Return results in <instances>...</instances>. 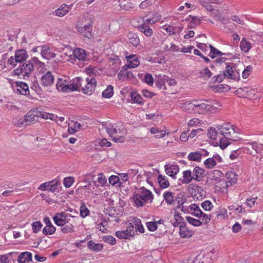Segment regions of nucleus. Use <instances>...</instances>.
<instances>
[{"instance_id": "1", "label": "nucleus", "mask_w": 263, "mask_h": 263, "mask_svg": "<svg viewBox=\"0 0 263 263\" xmlns=\"http://www.w3.org/2000/svg\"><path fill=\"white\" fill-rule=\"evenodd\" d=\"M220 128L218 129L219 130V134L223 137L219 138V146L222 149L226 148L231 143L229 140L237 141L238 139H235L232 134H234L235 132L232 125H220Z\"/></svg>"}, {"instance_id": "2", "label": "nucleus", "mask_w": 263, "mask_h": 263, "mask_svg": "<svg viewBox=\"0 0 263 263\" xmlns=\"http://www.w3.org/2000/svg\"><path fill=\"white\" fill-rule=\"evenodd\" d=\"M133 199L137 206H142L148 201H152L153 195L149 190L142 187L137 193L134 194Z\"/></svg>"}, {"instance_id": "3", "label": "nucleus", "mask_w": 263, "mask_h": 263, "mask_svg": "<svg viewBox=\"0 0 263 263\" xmlns=\"http://www.w3.org/2000/svg\"><path fill=\"white\" fill-rule=\"evenodd\" d=\"M33 70V66L32 63L30 61H26L20 67L13 70L14 74L21 76L22 74L23 79L29 78L30 74Z\"/></svg>"}, {"instance_id": "4", "label": "nucleus", "mask_w": 263, "mask_h": 263, "mask_svg": "<svg viewBox=\"0 0 263 263\" xmlns=\"http://www.w3.org/2000/svg\"><path fill=\"white\" fill-rule=\"evenodd\" d=\"M191 189V194L194 200H202L206 196V192L203 189L197 185H194Z\"/></svg>"}, {"instance_id": "5", "label": "nucleus", "mask_w": 263, "mask_h": 263, "mask_svg": "<svg viewBox=\"0 0 263 263\" xmlns=\"http://www.w3.org/2000/svg\"><path fill=\"white\" fill-rule=\"evenodd\" d=\"M88 80V78L86 80L87 84L82 88V90L84 93L91 95L95 90L97 82L95 78H91L89 81Z\"/></svg>"}, {"instance_id": "6", "label": "nucleus", "mask_w": 263, "mask_h": 263, "mask_svg": "<svg viewBox=\"0 0 263 263\" xmlns=\"http://www.w3.org/2000/svg\"><path fill=\"white\" fill-rule=\"evenodd\" d=\"M54 82V77L50 71H48L41 78V84L46 87L51 86Z\"/></svg>"}, {"instance_id": "7", "label": "nucleus", "mask_w": 263, "mask_h": 263, "mask_svg": "<svg viewBox=\"0 0 263 263\" xmlns=\"http://www.w3.org/2000/svg\"><path fill=\"white\" fill-rule=\"evenodd\" d=\"M206 113L214 114L216 112L219 107L221 106V104L216 101H212L209 103H206Z\"/></svg>"}, {"instance_id": "8", "label": "nucleus", "mask_w": 263, "mask_h": 263, "mask_svg": "<svg viewBox=\"0 0 263 263\" xmlns=\"http://www.w3.org/2000/svg\"><path fill=\"white\" fill-rule=\"evenodd\" d=\"M194 234V231L187 227L186 223L180 225L179 227V235L181 238H190Z\"/></svg>"}, {"instance_id": "9", "label": "nucleus", "mask_w": 263, "mask_h": 263, "mask_svg": "<svg viewBox=\"0 0 263 263\" xmlns=\"http://www.w3.org/2000/svg\"><path fill=\"white\" fill-rule=\"evenodd\" d=\"M28 57L27 51L24 49L17 50L15 52V62L16 63H22L26 61Z\"/></svg>"}, {"instance_id": "10", "label": "nucleus", "mask_w": 263, "mask_h": 263, "mask_svg": "<svg viewBox=\"0 0 263 263\" xmlns=\"http://www.w3.org/2000/svg\"><path fill=\"white\" fill-rule=\"evenodd\" d=\"M205 171L199 166H196L193 171L194 180L200 181L202 178L205 176Z\"/></svg>"}, {"instance_id": "11", "label": "nucleus", "mask_w": 263, "mask_h": 263, "mask_svg": "<svg viewBox=\"0 0 263 263\" xmlns=\"http://www.w3.org/2000/svg\"><path fill=\"white\" fill-rule=\"evenodd\" d=\"M41 47V55L44 58L49 60L55 57L56 54L51 52V50L48 46L45 45Z\"/></svg>"}, {"instance_id": "12", "label": "nucleus", "mask_w": 263, "mask_h": 263, "mask_svg": "<svg viewBox=\"0 0 263 263\" xmlns=\"http://www.w3.org/2000/svg\"><path fill=\"white\" fill-rule=\"evenodd\" d=\"M16 86L17 87V90L20 94L29 97V86L26 83L22 82H18L16 83Z\"/></svg>"}, {"instance_id": "13", "label": "nucleus", "mask_w": 263, "mask_h": 263, "mask_svg": "<svg viewBox=\"0 0 263 263\" xmlns=\"http://www.w3.org/2000/svg\"><path fill=\"white\" fill-rule=\"evenodd\" d=\"M91 26V24L89 23L88 25H86L83 27H79L78 28V31L85 37L90 39L92 36Z\"/></svg>"}, {"instance_id": "14", "label": "nucleus", "mask_w": 263, "mask_h": 263, "mask_svg": "<svg viewBox=\"0 0 263 263\" xmlns=\"http://www.w3.org/2000/svg\"><path fill=\"white\" fill-rule=\"evenodd\" d=\"M37 109H35L31 110L27 112V114L24 116L26 123L27 125L29 124L31 122H35L37 121Z\"/></svg>"}, {"instance_id": "15", "label": "nucleus", "mask_w": 263, "mask_h": 263, "mask_svg": "<svg viewBox=\"0 0 263 263\" xmlns=\"http://www.w3.org/2000/svg\"><path fill=\"white\" fill-rule=\"evenodd\" d=\"M171 223L174 227H180V225H183L184 223H186L180 214L176 210L174 211L173 221H172Z\"/></svg>"}, {"instance_id": "16", "label": "nucleus", "mask_w": 263, "mask_h": 263, "mask_svg": "<svg viewBox=\"0 0 263 263\" xmlns=\"http://www.w3.org/2000/svg\"><path fill=\"white\" fill-rule=\"evenodd\" d=\"M234 65V64L233 63L227 64L226 69L224 71H223V74H224L226 78H228L229 79L233 80L235 79L234 71L233 69Z\"/></svg>"}, {"instance_id": "17", "label": "nucleus", "mask_w": 263, "mask_h": 263, "mask_svg": "<svg viewBox=\"0 0 263 263\" xmlns=\"http://www.w3.org/2000/svg\"><path fill=\"white\" fill-rule=\"evenodd\" d=\"M126 58L128 62V64L126 65L129 68H134L140 64L138 58L135 54L126 56Z\"/></svg>"}, {"instance_id": "18", "label": "nucleus", "mask_w": 263, "mask_h": 263, "mask_svg": "<svg viewBox=\"0 0 263 263\" xmlns=\"http://www.w3.org/2000/svg\"><path fill=\"white\" fill-rule=\"evenodd\" d=\"M179 170V168L177 165L173 164L169 166L167 165H165L166 174L173 178H175V175L178 173Z\"/></svg>"}, {"instance_id": "19", "label": "nucleus", "mask_w": 263, "mask_h": 263, "mask_svg": "<svg viewBox=\"0 0 263 263\" xmlns=\"http://www.w3.org/2000/svg\"><path fill=\"white\" fill-rule=\"evenodd\" d=\"M17 261L19 263H25L26 261H32V254L29 252H22L18 256Z\"/></svg>"}, {"instance_id": "20", "label": "nucleus", "mask_w": 263, "mask_h": 263, "mask_svg": "<svg viewBox=\"0 0 263 263\" xmlns=\"http://www.w3.org/2000/svg\"><path fill=\"white\" fill-rule=\"evenodd\" d=\"M195 103H194L193 102L187 101L182 104L181 108L182 110L187 111V112L195 113Z\"/></svg>"}, {"instance_id": "21", "label": "nucleus", "mask_w": 263, "mask_h": 263, "mask_svg": "<svg viewBox=\"0 0 263 263\" xmlns=\"http://www.w3.org/2000/svg\"><path fill=\"white\" fill-rule=\"evenodd\" d=\"M73 54L80 61H85L87 59L85 50L82 48H76L73 51Z\"/></svg>"}, {"instance_id": "22", "label": "nucleus", "mask_w": 263, "mask_h": 263, "mask_svg": "<svg viewBox=\"0 0 263 263\" xmlns=\"http://www.w3.org/2000/svg\"><path fill=\"white\" fill-rule=\"evenodd\" d=\"M210 51L209 55L212 58L214 59L217 56H221V55H229V54L223 53L218 50L217 49L215 48L212 45H209Z\"/></svg>"}, {"instance_id": "23", "label": "nucleus", "mask_w": 263, "mask_h": 263, "mask_svg": "<svg viewBox=\"0 0 263 263\" xmlns=\"http://www.w3.org/2000/svg\"><path fill=\"white\" fill-rule=\"evenodd\" d=\"M127 37L130 43L135 47H137L140 44V40L138 35L134 32H130L127 34Z\"/></svg>"}, {"instance_id": "24", "label": "nucleus", "mask_w": 263, "mask_h": 263, "mask_svg": "<svg viewBox=\"0 0 263 263\" xmlns=\"http://www.w3.org/2000/svg\"><path fill=\"white\" fill-rule=\"evenodd\" d=\"M109 182L113 185H116L120 187V189L124 186L123 182L120 181V178L115 175H112L109 178Z\"/></svg>"}, {"instance_id": "25", "label": "nucleus", "mask_w": 263, "mask_h": 263, "mask_svg": "<svg viewBox=\"0 0 263 263\" xmlns=\"http://www.w3.org/2000/svg\"><path fill=\"white\" fill-rule=\"evenodd\" d=\"M88 248L94 251L99 252L101 251L103 248V245L101 243H95L92 240H90L87 243Z\"/></svg>"}, {"instance_id": "26", "label": "nucleus", "mask_w": 263, "mask_h": 263, "mask_svg": "<svg viewBox=\"0 0 263 263\" xmlns=\"http://www.w3.org/2000/svg\"><path fill=\"white\" fill-rule=\"evenodd\" d=\"M211 88L215 92H222L230 90V87L226 84L214 85L211 87Z\"/></svg>"}, {"instance_id": "27", "label": "nucleus", "mask_w": 263, "mask_h": 263, "mask_svg": "<svg viewBox=\"0 0 263 263\" xmlns=\"http://www.w3.org/2000/svg\"><path fill=\"white\" fill-rule=\"evenodd\" d=\"M190 21V24L188 26L190 28H194L200 23V20L197 16L190 15L186 20Z\"/></svg>"}, {"instance_id": "28", "label": "nucleus", "mask_w": 263, "mask_h": 263, "mask_svg": "<svg viewBox=\"0 0 263 263\" xmlns=\"http://www.w3.org/2000/svg\"><path fill=\"white\" fill-rule=\"evenodd\" d=\"M202 154L200 152H191L188 155V159L190 161L200 162Z\"/></svg>"}, {"instance_id": "29", "label": "nucleus", "mask_w": 263, "mask_h": 263, "mask_svg": "<svg viewBox=\"0 0 263 263\" xmlns=\"http://www.w3.org/2000/svg\"><path fill=\"white\" fill-rule=\"evenodd\" d=\"M139 28L141 32L144 33L148 37L151 36L153 34V30L151 28L145 23L139 26Z\"/></svg>"}, {"instance_id": "30", "label": "nucleus", "mask_w": 263, "mask_h": 263, "mask_svg": "<svg viewBox=\"0 0 263 263\" xmlns=\"http://www.w3.org/2000/svg\"><path fill=\"white\" fill-rule=\"evenodd\" d=\"M192 180H194V177L190 170H186L183 172V183H189Z\"/></svg>"}, {"instance_id": "31", "label": "nucleus", "mask_w": 263, "mask_h": 263, "mask_svg": "<svg viewBox=\"0 0 263 263\" xmlns=\"http://www.w3.org/2000/svg\"><path fill=\"white\" fill-rule=\"evenodd\" d=\"M69 11V7L65 5L64 6H61L59 8L57 9L55 11V15L59 17L64 16Z\"/></svg>"}, {"instance_id": "32", "label": "nucleus", "mask_w": 263, "mask_h": 263, "mask_svg": "<svg viewBox=\"0 0 263 263\" xmlns=\"http://www.w3.org/2000/svg\"><path fill=\"white\" fill-rule=\"evenodd\" d=\"M158 181L160 186L162 188H167L170 185V183L167 179L165 176H163L161 174L159 175L158 177Z\"/></svg>"}, {"instance_id": "33", "label": "nucleus", "mask_w": 263, "mask_h": 263, "mask_svg": "<svg viewBox=\"0 0 263 263\" xmlns=\"http://www.w3.org/2000/svg\"><path fill=\"white\" fill-rule=\"evenodd\" d=\"M190 209L194 211V212L192 213L194 216L199 218L201 217L202 214H203L202 211L200 210L199 207L195 204H192L190 205Z\"/></svg>"}, {"instance_id": "34", "label": "nucleus", "mask_w": 263, "mask_h": 263, "mask_svg": "<svg viewBox=\"0 0 263 263\" xmlns=\"http://www.w3.org/2000/svg\"><path fill=\"white\" fill-rule=\"evenodd\" d=\"M200 77L205 80H209L212 76V72L207 68L199 71Z\"/></svg>"}, {"instance_id": "35", "label": "nucleus", "mask_w": 263, "mask_h": 263, "mask_svg": "<svg viewBox=\"0 0 263 263\" xmlns=\"http://www.w3.org/2000/svg\"><path fill=\"white\" fill-rule=\"evenodd\" d=\"M80 216L82 218H85L90 213V211L86 207L84 202L82 201L81 203L80 208Z\"/></svg>"}, {"instance_id": "36", "label": "nucleus", "mask_w": 263, "mask_h": 263, "mask_svg": "<svg viewBox=\"0 0 263 263\" xmlns=\"http://www.w3.org/2000/svg\"><path fill=\"white\" fill-rule=\"evenodd\" d=\"M114 87L112 85H108L105 90H104L102 93V96L103 98H110L114 94L113 91Z\"/></svg>"}, {"instance_id": "37", "label": "nucleus", "mask_w": 263, "mask_h": 263, "mask_svg": "<svg viewBox=\"0 0 263 263\" xmlns=\"http://www.w3.org/2000/svg\"><path fill=\"white\" fill-rule=\"evenodd\" d=\"M209 176L210 177L212 178V179L216 183L217 182L219 181L220 178L222 176V173L219 170H214L211 172L209 174Z\"/></svg>"}, {"instance_id": "38", "label": "nucleus", "mask_w": 263, "mask_h": 263, "mask_svg": "<svg viewBox=\"0 0 263 263\" xmlns=\"http://www.w3.org/2000/svg\"><path fill=\"white\" fill-rule=\"evenodd\" d=\"M163 197L168 204H173L174 199V193L172 192H166L163 194Z\"/></svg>"}, {"instance_id": "39", "label": "nucleus", "mask_w": 263, "mask_h": 263, "mask_svg": "<svg viewBox=\"0 0 263 263\" xmlns=\"http://www.w3.org/2000/svg\"><path fill=\"white\" fill-rule=\"evenodd\" d=\"M82 79L80 77L76 78L73 80L72 83V88L75 91L80 90V88L82 86Z\"/></svg>"}, {"instance_id": "40", "label": "nucleus", "mask_w": 263, "mask_h": 263, "mask_svg": "<svg viewBox=\"0 0 263 263\" xmlns=\"http://www.w3.org/2000/svg\"><path fill=\"white\" fill-rule=\"evenodd\" d=\"M105 129L107 133L112 138H113L115 136H116V135L121 132V130L120 128L117 129L116 128H114L113 126L111 125H110L109 127H106Z\"/></svg>"}, {"instance_id": "41", "label": "nucleus", "mask_w": 263, "mask_h": 263, "mask_svg": "<svg viewBox=\"0 0 263 263\" xmlns=\"http://www.w3.org/2000/svg\"><path fill=\"white\" fill-rule=\"evenodd\" d=\"M195 113L198 114H202V113H206V103H201L200 104H195Z\"/></svg>"}, {"instance_id": "42", "label": "nucleus", "mask_w": 263, "mask_h": 263, "mask_svg": "<svg viewBox=\"0 0 263 263\" xmlns=\"http://www.w3.org/2000/svg\"><path fill=\"white\" fill-rule=\"evenodd\" d=\"M216 164L215 160L213 157L209 158L204 161V165L208 169L214 168Z\"/></svg>"}, {"instance_id": "43", "label": "nucleus", "mask_w": 263, "mask_h": 263, "mask_svg": "<svg viewBox=\"0 0 263 263\" xmlns=\"http://www.w3.org/2000/svg\"><path fill=\"white\" fill-rule=\"evenodd\" d=\"M13 123L17 127L27 125L24 117L23 118H15L13 119Z\"/></svg>"}, {"instance_id": "44", "label": "nucleus", "mask_w": 263, "mask_h": 263, "mask_svg": "<svg viewBox=\"0 0 263 263\" xmlns=\"http://www.w3.org/2000/svg\"><path fill=\"white\" fill-rule=\"evenodd\" d=\"M240 47L241 50L247 52L250 49L251 46L250 43L247 42L246 39L243 38L240 42Z\"/></svg>"}, {"instance_id": "45", "label": "nucleus", "mask_w": 263, "mask_h": 263, "mask_svg": "<svg viewBox=\"0 0 263 263\" xmlns=\"http://www.w3.org/2000/svg\"><path fill=\"white\" fill-rule=\"evenodd\" d=\"M116 236L119 239H129L130 236L128 233L127 231H119L116 232Z\"/></svg>"}, {"instance_id": "46", "label": "nucleus", "mask_w": 263, "mask_h": 263, "mask_svg": "<svg viewBox=\"0 0 263 263\" xmlns=\"http://www.w3.org/2000/svg\"><path fill=\"white\" fill-rule=\"evenodd\" d=\"M132 99L135 103H136L139 104H142L143 103L142 100L143 99L142 97L138 93L136 92H132L130 93Z\"/></svg>"}, {"instance_id": "47", "label": "nucleus", "mask_w": 263, "mask_h": 263, "mask_svg": "<svg viewBox=\"0 0 263 263\" xmlns=\"http://www.w3.org/2000/svg\"><path fill=\"white\" fill-rule=\"evenodd\" d=\"M50 184H49L48 191L51 192H54L58 190V186L60 184L58 181L56 180H53L51 181H49Z\"/></svg>"}, {"instance_id": "48", "label": "nucleus", "mask_w": 263, "mask_h": 263, "mask_svg": "<svg viewBox=\"0 0 263 263\" xmlns=\"http://www.w3.org/2000/svg\"><path fill=\"white\" fill-rule=\"evenodd\" d=\"M129 68L127 65H124L122 67L120 72L118 74V78L119 80L124 81L126 77V73H127V69Z\"/></svg>"}, {"instance_id": "49", "label": "nucleus", "mask_w": 263, "mask_h": 263, "mask_svg": "<svg viewBox=\"0 0 263 263\" xmlns=\"http://www.w3.org/2000/svg\"><path fill=\"white\" fill-rule=\"evenodd\" d=\"M99 184H97L96 181L93 182L94 185L96 186H103L106 183V179L105 176L102 173H99V176L97 178Z\"/></svg>"}, {"instance_id": "50", "label": "nucleus", "mask_w": 263, "mask_h": 263, "mask_svg": "<svg viewBox=\"0 0 263 263\" xmlns=\"http://www.w3.org/2000/svg\"><path fill=\"white\" fill-rule=\"evenodd\" d=\"M161 18V15L159 13H156L153 17L147 18L145 20V22L150 24H153L156 22H158Z\"/></svg>"}, {"instance_id": "51", "label": "nucleus", "mask_w": 263, "mask_h": 263, "mask_svg": "<svg viewBox=\"0 0 263 263\" xmlns=\"http://www.w3.org/2000/svg\"><path fill=\"white\" fill-rule=\"evenodd\" d=\"M186 219L190 224L195 227H199L202 224V222L200 221L199 220L195 219L193 217L186 216Z\"/></svg>"}, {"instance_id": "52", "label": "nucleus", "mask_w": 263, "mask_h": 263, "mask_svg": "<svg viewBox=\"0 0 263 263\" xmlns=\"http://www.w3.org/2000/svg\"><path fill=\"white\" fill-rule=\"evenodd\" d=\"M55 227L53 226H46L44 228L43 233L44 235H52L55 232Z\"/></svg>"}, {"instance_id": "53", "label": "nucleus", "mask_w": 263, "mask_h": 263, "mask_svg": "<svg viewBox=\"0 0 263 263\" xmlns=\"http://www.w3.org/2000/svg\"><path fill=\"white\" fill-rule=\"evenodd\" d=\"M62 227L61 231L64 233H72L74 231V226L71 223H68Z\"/></svg>"}, {"instance_id": "54", "label": "nucleus", "mask_w": 263, "mask_h": 263, "mask_svg": "<svg viewBox=\"0 0 263 263\" xmlns=\"http://www.w3.org/2000/svg\"><path fill=\"white\" fill-rule=\"evenodd\" d=\"M218 134L219 133H218V132L215 129V128L210 127L208 129V137L209 139H211L212 140H215L216 139Z\"/></svg>"}, {"instance_id": "55", "label": "nucleus", "mask_w": 263, "mask_h": 263, "mask_svg": "<svg viewBox=\"0 0 263 263\" xmlns=\"http://www.w3.org/2000/svg\"><path fill=\"white\" fill-rule=\"evenodd\" d=\"M226 77L223 73H220L214 76L211 79V83H220Z\"/></svg>"}, {"instance_id": "56", "label": "nucleus", "mask_w": 263, "mask_h": 263, "mask_svg": "<svg viewBox=\"0 0 263 263\" xmlns=\"http://www.w3.org/2000/svg\"><path fill=\"white\" fill-rule=\"evenodd\" d=\"M53 219L54 223L58 226L62 227L68 223V221L67 220L59 218L57 216H54Z\"/></svg>"}, {"instance_id": "57", "label": "nucleus", "mask_w": 263, "mask_h": 263, "mask_svg": "<svg viewBox=\"0 0 263 263\" xmlns=\"http://www.w3.org/2000/svg\"><path fill=\"white\" fill-rule=\"evenodd\" d=\"M42 227V224L41 221H37L32 223V228L33 232L36 233L41 230Z\"/></svg>"}, {"instance_id": "58", "label": "nucleus", "mask_w": 263, "mask_h": 263, "mask_svg": "<svg viewBox=\"0 0 263 263\" xmlns=\"http://www.w3.org/2000/svg\"><path fill=\"white\" fill-rule=\"evenodd\" d=\"M146 226L149 231L154 232L158 228V226L156 221H150L146 222Z\"/></svg>"}, {"instance_id": "59", "label": "nucleus", "mask_w": 263, "mask_h": 263, "mask_svg": "<svg viewBox=\"0 0 263 263\" xmlns=\"http://www.w3.org/2000/svg\"><path fill=\"white\" fill-rule=\"evenodd\" d=\"M201 206L205 211H210L213 206L210 201L206 200L202 203Z\"/></svg>"}, {"instance_id": "60", "label": "nucleus", "mask_w": 263, "mask_h": 263, "mask_svg": "<svg viewBox=\"0 0 263 263\" xmlns=\"http://www.w3.org/2000/svg\"><path fill=\"white\" fill-rule=\"evenodd\" d=\"M253 67L251 65L247 66L246 69L242 72V78L243 79H247L250 75V72L252 71Z\"/></svg>"}, {"instance_id": "61", "label": "nucleus", "mask_w": 263, "mask_h": 263, "mask_svg": "<svg viewBox=\"0 0 263 263\" xmlns=\"http://www.w3.org/2000/svg\"><path fill=\"white\" fill-rule=\"evenodd\" d=\"M144 82L148 85L152 86L154 83V79L152 75L150 73H146L144 77Z\"/></svg>"}, {"instance_id": "62", "label": "nucleus", "mask_w": 263, "mask_h": 263, "mask_svg": "<svg viewBox=\"0 0 263 263\" xmlns=\"http://www.w3.org/2000/svg\"><path fill=\"white\" fill-rule=\"evenodd\" d=\"M64 185L66 188H68L74 182L73 177H66L63 181Z\"/></svg>"}, {"instance_id": "63", "label": "nucleus", "mask_w": 263, "mask_h": 263, "mask_svg": "<svg viewBox=\"0 0 263 263\" xmlns=\"http://www.w3.org/2000/svg\"><path fill=\"white\" fill-rule=\"evenodd\" d=\"M175 200L177 201V205L176 208L178 209L181 208V206L186 202V199L183 197H177L175 198Z\"/></svg>"}, {"instance_id": "64", "label": "nucleus", "mask_w": 263, "mask_h": 263, "mask_svg": "<svg viewBox=\"0 0 263 263\" xmlns=\"http://www.w3.org/2000/svg\"><path fill=\"white\" fill-rule=\"evenodd\" d=\"M190 129H188L186 131L182 132L180 136V140L183 142H186L190 138L189 135V132Z\"/></svg>"}]
</instances>
